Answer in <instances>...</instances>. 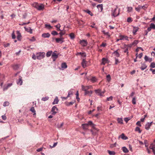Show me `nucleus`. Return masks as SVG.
I'll list each match as a JSON object with an SVG mask.
<instances>
[{
  "instance_id": "nucleus-1",
  "label": "nucleus",
  "mask_w": 155,
  "mask_h": 155,
  "mask_svg": "<svg viewBox=\"0 0 155 155\" xmlns=\"http://www.w3.org/2000/svg\"><path fill=\"white\" fill-rule=\"evenodd\" d=\"M118 8L117 7L114 10H112V13L111 14V16H113L114 17H115L119 15L120 14V9H119L118 11H117Z\"/></svg>"
},
{
  "instance_id": "nucleus-2",
  "label": "nucleus",
  "mask_w": 155,
  "mask_h": 155,
  "mask_svg": "<svg viewBox=\"0 0 155 155\" xmlns=\"http://www.w3.org/2000/svg\"><path fill=\"white\" fill-rule=\"evenodd\" d=\"M147 7L148 5L147 4L143 6H140V5H139L137 7L135 8V9L137 12H140V9H143L144 10H145Z\"/></svg>"
},
{
  "instance_id": "nucleus-3",
  "label": "nucleus",
  "mask_w": 155,
  "mask_h": 155,
  "mask_svg": "<svg viewBox=\"0 0 155 155\" xmlns=\"http://www.w3.org/2000/svg\"><path fill=\"white\" fill-rule=\"evenodd\" d=\"M45 53L40 52L37 53L36 54L37 58L38 60H41L43 59L45 57Z\"/></svg>"
},
{
  "instance_id": "nucleus-4",
  "label": "nucleus",
  "mask_w": 155,
  "mask_h": 155,
  "mask_svg": "<svg viewBox=\"0 0 155 155\" xmlns=\"http://www.w3.org/2000/svg\"><path fill=\"white\" fill-rule=\"evenodd\" d=\"M155 29V25L153 23H151L150 25V27L147 29L148 31H151V29Z\"/></svg>"
},
{
  "instance_id": "nucleus-5",
  "label": "nucleus",
  "mask_w": 155,
  "mask_h": 155,
  "mask_svg": "<svg viewBox=\"0 0 155 155\" xmlns=\"http://www.w3.org/2000/svg\"><path fill=\"white\" fill-rule=\"evenodd\" d=\"M58 110V108L56 106H53L51 110V111L52 112V114L54 115H55L57 113V112L56 111Z\"/></svg>"
},
{
  "instance_id": "nucleus-6",
  "label": "nucleus",
  "mask_w": 155,
  "mask_h": 155,
  "mask_svg": "<svg viewBox=\"0 0 155 155\" xmlns=\"http://www.w3.org/2000/svg\"><path fill=\"white\" fill-rule=\"evenodd\" d=\"M55 41L57 43L60 44L62 43L64 41V38L61 37L59 38H56Z\"/></svg>"
},
{
  "instance_id": "nucleus-7",
  "label": "nucleus",
  "mask_w": 155,
  "mask_h": 155,
  "mask_svg": "<svg viewBox=\"0 0 155 155\" xmlns=\"http://www.w3.org/2000/svg\"><path fill=\"white\" fill-rule=\"evenodd\" d=\"M95 93L100 96H103V95L102 94V91L100 89H98L95 90Z\"/></svg>"
},
{
  "instance_id": "nucleus-8",
  "label": "nucleus",
  "mask_w": 155,
  "mask_h": 155,
  "mask_svg": "<svg viewBox=\"0 0 155 155\" xmlns=\"http://www.w3.org/2000/svg\"><path fill=\"white\" fill-rule=\"evenodd\" d=\"M44 8V6L42 4L39 5L38 4L37 9L38 10H43Z\"/></svg>"
},
{
  "instance_id": "nucleus-9",
  "label": "nucleus",
  "mask_w": 155,
  "mask_h": 155,
  "mask_svg": "<svg viewBox=\"0 0 155 155\" xmlns=\"http://www.w3.org/2000/svg\"><path fill=\"white\" fill-rule=\"evenodd\" d=\"M76 55H81L82 57L85 58L86 57V53L84 52H78Z\"/></svg>"
},
{
  "instance_id": "nucleus-10",
  "label": "nucleus",
  "mask_w": 155,
  "mask_h": 155,
  "mask_svg": "<svg viewBox=\"0 0 155 155\" xmlns=\"http://www.w3.org/2000/svg\"><path fill=\"white\" fill-rule=\"evenodd\" d=\"M153 123L152 122L150 123H147L145 125V128L147 130H148L150 128L151 126V125L152 123Z\"/></svg>"
},
{
  "instance_id": "nucleus-11",
  "label": "nucleus",
  "mask_w": 155,
  "mask_h": 155,
  "mask_svg": "<svg viewBox=\"0 0 155 155\" xmlns=\"http://www.w3.org/2000/svg\"><path fill=\"white\" fill-rule=\"evenodd\" d=\"M80 44L83 46H86L87 45V43L86 41L82 40L80 41Z\"/></svg>"
},
{
  "instance_id": "nucleus-12",
  "label": "nucleus",
  "mask_w": 155,
  "mask_h": 155,
  "mask_svg": "<svg viewBox=\"0 0 155 155\" xmlns=\"http://www.w3.org/2000/svg\"><path fill=\"white\" fill-rule=\"evenodd\" d=\"M22 78V77L20 76L18 80L17 81V83L18 84H19L20 85L22 84L23 82Z\"/></svg>"
},
{
  "instance_id": "nucleus-13",
  "label": "nucleus",
  "mask_w": 155,
  "mask_h": 155,
  "mask_svg": "<svg viewBox=\"0 0 155 155\" xmlns=\"http://www.w3.org/2000/svg\"><path fill=\"white\" fill-rule=\"evenodd\" d=\"M139 28L136 27H133V29L132 32L134 35H135L136 34V32L138 30Z\"/></svg>"
},
{
  "instance_id": "nucleus-14",
  "label": "nucleus",
  "mask_w": 155,
  "mask_h": 155,
  "mask_svg": "<svg viewBox=\"0 0 155 155\" xmlns=\"http://www.w3.org/2000/svg\"><path fill=\"white\" fill-rule=\"evenodd\" d=\"M121 138L123 140H126L128 139V137L124 135V133H122L119 137V138Z\"/></svg>"
},
{
  "instance_id": "nucleus-15",
  "label": "nucleus",
  "mask_w": 155,
  "mask_h": 155,
  "mask_svg": "<svg viewBox=\"0 0 155 155\" xmlns=\"http://www.w3.org/2000/svg\"><path fill=\"white\" fill-rule=\"evenodd\" d=\"M149 147L150 149L152 150L154 154L155 155V144H151Z\"/></svg>"
},
{
  "instance_id": "nucleus-16",
  "label": "nucleus",
  "mask_w": 155,
  "mask_h": 155,
  "mask_svg": "<svg viewBox=\"0 0 155 155\" xmlns=\"http://www.w3.org/2000/svg\"><path fill=\"white\" fill-rule=\"evenodd\" d=\"M52 58H54L53 61H55V59L57 58L58 57V55L57 54L54 52L52 53Z\"/></svg>"
},
{
  "instance_id": "nucleus-17",
  "label": "nucleus",
  "mask_w": 155,
  "mask_h": 155,
  "mask_svg": "<svg viewBox=\"0 0 155 155\" xmlns=\"http://www.w3.org/2000/svg\"><path fill=\"white\" fill-rule=\"evenodd\" d=\"M17 38L18 40L20 41L21 40V35L19 31H17Z\"/></svg>"
},
{
  "instance_id": "nucleus-18",
  "label": "nucleus",
  "mask_w": 155,
  "mask_h": 155,
  "mask_svg": "<svg viewBox=\"0 0 155 155\" xmlns=\"http://www.w3.org/2000/svg\"><path fill=\"white\" fill-rule=\"evenodd\" d=\"M144 59L146 61L151 62L152 61V58H149L148 57L147 55L145 56Z\"/></svg>"
},
{
  "instance_id": "nucleus-19",
  "label": "nucleus",
  "mask_w": 155,
  "mask_h": 155,
  "mask_svg": "<svg viewBox=\"0 0 155 155\" xmlns=\"http://www.w3.org/2000/svg\"><path fill=\"white\" fill-rule=\"evenodd\" d=\"M42 36L44 38H49L50 36V34L48 33H44L42 34Z\"/></svg>"
},
{
  "instance_id": "nucleus-20",
  "label": "nucleus",
  "mask_w": 155,
  "mask_h": 155,
  "mask_svg": "<svg viewBox=\"0 0 155 155\" xmlns=\"http://www.w3.org/2000/svg\"><path fill=\"white\" fill-rule=\"evenodd\" d=\"M82 126L83 128V129L84 130H86L87 129L88 126L87 124H82Z\"/></svg>"
},
{
  "instance_id": "nucleus-21",
  "label": "nucleus",
  "mask_w": 155,
  "mask_h": 155,
  "mask_svg": "<svg viewBox=\"0 0 155 155\" xmlns=\"http://www.w3.org/2000/svg\"><path fill=\"white\" fill-rule=\"evenodd\" d=\"M81 88L82 90L84 91V92L87 91L88 90L87 87V86H84L83 85H82Z\"/></svg>"
},
{
  "instance_id": "nucleus-22",
  "label": "nucleus",
  "mask_w": 155,
  "mask_h": 155,
  "mask_svg": "<svg viewBox=\"0 0 155 155\" xmlns=\"http://www.w3.org/2000/svg\"><path fill=\"white\" fill-rule=\"evenodd\" d=\"M82 65L83 68H85L86 66V61L85 59H83L82 62Z\"/></svg>"
},
{
  "instance_id": "nucleus-23",
  "label": "nucleus",
  "mask_w": 155,
  "mask_h": 155,
  "mask_svg": "<svg viewBox=\"0 0 155 155\" xmlns=\"http://www.w3.org/2000/svg\"><path fill=\"white\" fill-rule=\"evenodd\" d=\"M147 65H146L145 64L143 63L142 64L141 66V67L140 68L141 70L143 71L145 69H146V68H147Z\"/></svg>"
},
{
  "instance_id": "nucleus-24",
  "label": "nucleus",
  "mask_w": 155,
  "mask_h": 155,
  "mask_svg": "<svg viewBox=\"0 0 155 155\" xmlns=\"http://www.w3.org/2000/svg\"><path fill=\"white\" fill-rule=\"evenodd\" d=\"M122 150L124 153H127L129 152V150L128 149L125 147H122Z\"/></svg>"
},
{
  "instance_id": "nucleus-25",
  "label": "nucleus",
  "mask_w": 155,
  "mask_h": 155,
  "mask_svg": "<svg viewBox=\"0 0 155 155\" xmlns=\"http://www.w3.org/2000/svg\"><path fill=\"white\" fill-rule=\"evenodd\" d=\"M61 67L62 68L65 69L67 68V65L66 63H63L61 64Z\"/></svg>"
},
{
  "instance_id": "nucleus-26",
  "label": "nucleus",
  "mask_w": 155,
  "mask_h": 155,
  "mask_svg": "<svg viewBox=\"0 0 155 155\" xmlns=\"http://www.w3.org/2000/svg\"><path fill=\"white\" fill-rule=\"evenodd\" d=\"M97 8L100 11H102L103 10V5L102 4L98 5L97 6Z\"/></svg>"
},
{
  "instance_id": "nucleus-27",
  "label": "nucleus",
  "mask_w": 155,
  "mask_h": 155,
  "mask_svg": "<svg viewBox=\"0 0 155 155\" xmlns=\"http://www.w3.org/2000/svg\"><path fill=\"white\" fill-rule=\"evenodd\" d=\"M118 50V49L116 50L113 53V54H114L117 57H119L120 55V54L117 51Z\"/></svg>"
},
{
  "instance_id": "nucleus-28",
  "label": "nucleus",
  "mask_w": 155,
  "mask_h": 155,
  "mask_svg": "<svg viewBox=\"0 0 155 155\" xmlns=\"http://www.w3.org/2000/svg\"><path fill=\"white\" fill-rule=\"evenodd\" d=\"M59 101V100L57 97H56L55 98L54 100V101L52 103L53 104H58Z\"/></svg>"
},
{
  "instance_id": "nucleus-29",
  "label": "nucleus",
  "mask_w": 155,
  "mask_h": 155,
  "mask_svg": "<svg viewBox=\"0 0 155 155\" xmlns=\"http://www.w3.org/2000/svg\"><path fill=\"white\" fill-rule=\"evenodd\" d=\"M102 61L101 64L104 65L107 62V60L106 58H104L102 59Z\"/></svg>"
},
{
  "instance_id": "nucleus-30",
  "label": "nucleus",
  "mask_w": 155,
  "mask_h": 155,
  "mask_svg": "<svg viewBox=\"0 0 155 155\" xmlns=\"http://www.w3.org/2000/svg\"><path fill=\"white\" fill-rule=\"evenodd\" d=\"M75 102V100H74V101L72 102H68L66 103V105L67 106H69L70 105H72L73 104H74Z\"/></svg>"
},
{
  "instance_id": "nucleus-31",
  "label": "nucleus",
  "mask_w": 155,
  "mask_h": 155,
  "mask_svg": "<svg viewBox=\"0 0 155 155\" xmlns=\"http://www.w3.org/2000/svg\"><path fill=\"white\" fill-rule=\"evenodd\" d=\"M13 68L14 70H17L19 68V66L18 64H14L13 65Z\"/></svg>"
},
{
  "instance_id": "nucleus-32",
  "label": "nucleus",
  "mask_w": 155,
  "mask_h": 155,
  "mask_svg": "<svg viewBox=\"0 0 155 155\" xmlns=\"http://www.w3.org/2000/svg\"><path fill=\"white\" fill-rule=\"evenodd\" d=\"M107 152L110 155H114L115 154V152L114 151H110L108 150Z\"/></svg>"
},
{
  "instance_id": "nucleus-33",
  "label": "nucleus",
  "mask_w": 155,
  "mask_h": 155,
  "mask_svg": "<svg viewBox=\"0 0 155 155\" xmlns=\"http://www.w3.org/2000/svg\"><path fill=\"white\" fill-rule=\"evenodd\" d=\"M52 53V51H48L46 53L47 57H50Z\"/></svg>"
},
{
  "instance_id": "nucleus-34",
  "label": "nucleus",
  "mask_w": 155,
  "mask_h": 155,
  "mask_svg": "<svg viewBox=\"0 0 155 155\" xmlns=\"http://www.w3.org/2000/svg\"><path fill=\"white\" fill-rule=\"evenodd\" d=\"M106 78L107 81L108 82H109L111 79L110 76V74H108L106 76Z\"/></svg>"
},
{
  "instance_id": "nucleus-35",
  "label": "nucleus",
  "mask_w": 155,
  "mask_h": 155,
  "mask_svg": "<svg viewBox=\"0 0 155 155\" xmlns=\"http://www.w3.org/2000/svg\"><path fill=\"white\" fill-rule=\"evenodd\" d=\"M97 80V79L95 77H92L91 79V81L93 83H94V82H95Z\"/></svg>"
},
{
  "instance_id": "nucleus-36",
  "label": "nucleus",
  "mask_w": 155,
  "mask_h": 155,
  "mask_svg": "<svg viewBox=\"0 0 155 155\" xmlns=\"http://www.w3.org/2000/svg\"><path fill=\"white\" fill-rule=\"evenodd\" d=\"M118 123L120 124L123 123V120L122 118H118L117 119Z\"/></svg>"
},
{
  "instance_id": "nucleus-37",
  "label": "nucleus",
  "mask_w": 155,
  "mask_h": 155,
  "mask_svg": "<svg viewBox=\"0 0 155 155\" xmlns=\"http://www.w3.org/2000/svg\"><path fill=\"white\" fill-rule=\"evenodd\" d=\"M135 131H138L139 133H140L141 132V131L140 130V128L138 127H136L135 129Z\"/></svg>"
},
{
  "instance_id": "nucleus-38",
  "label": "nucleus",
  "mask_w": 155,
  "mask_h": 155,
  "mask_svg": "<svg viewBox=\"0 0 155 155\" xmlns=\"http://www.w3.org/2000/svg\"><path fill=\"white\" fill-rule=\"evenodd\" d=\"M30 110L33 113H34V115L36 114L35 110V108L34 107H31L30 109Z\"/></svg>"
},
{
  "instance_id": "nucleus-39",
  "label": "nucleus",
  "mask_w": 155,
  "mask_h": 155,
  "mask_svg": "<svg viewBox=\"0 0 155 155\" xmlns=\"http://www.w3.org/2000/svg\"><path fill=\"white\" fill-rule=\"evenodd\" d=\"M38 4L37 2H35L32 4V6L35 8H37Z\"/></svg>"
},
{
  "instance_id": "nucleus-40",
  "label": "nucleus",
  "mask_w": 155,
  "mask_h": 155,
  "mask_svg": "<svg viewBox=\"0 0 155 155\" xmlns=\"http://www.w3.org/2000/svg\"><path fill=\"white\" fill-rule=\"evenodd\" d=\"M51 34L53 35H57L58 34V32L55 31H53L51 32Z\"/></svg>"
},
{
  "instance_id": "nucleus-41",
  "label": "nucleus",
  "mask_w": 155,
  "mask_h": 155,
  "mask_svg": "<svg viewBox=\"0 0 155 155\" xmlns=\"http://www.w3.org/2000/svg\"><path fill=\"white\" fill-rule=\"evenodd\" d=\"M9 104V103L8 101H5L4 102L3 104V106L4 107H6L7 106H8Z\"/></svg>"
},
{
  "instance_id": "nucleus-42",
  "label": "nucleus",
  "mask_w": 155,
  "mask_h": 155,
  "mask_svg": "<svg viewBox=\"0 0 155 155\" xmlns=\"http://www.w3.org/2000/svg\"><path fill=\"white\" fill-rule=\"evenodd\" d=\"M65 31H61L59 33V34L60 35V37H62V36L64 35L65 34Z\"/></svg>"
},
{
  "instance_id": "nucleus-43",
  "label": "nucleus",
  "mask_w": 155,
  "mask_h": 155,
  "mask_svg": "<svg viewBox=\"0 0 155 155\" xmlns=\"http://www.w3.org/2000/svg\"><path fill=\"white\" fill-rule=\"evenodd\" d=\"M45 28H47L48 29H50L52 27L50 25L45 24Z\"/></svg>"
},
{
  "instance_id": "nucleus-44",
  "label": "nucleus",
  "mask_w": 155,
  "mask_h": 155,
  "mask_svg": "<svg viewBox=\"0 0 155 155\" xmlns=\"http://www.w3.org/2000/svg\"><path fill=\"white\" fill-rule=\"evenodd\" d=\"M49 98V97H43L41 99V100L44 101H45L48 100Z\"/></svg>"
},
{
  "instance_id": "nucleus-45",
  "label": "nucleus",
  "mask_w": 155,
  "mask_h": 155,
  "mask_svg": "<svg viewBox=\"0 0 155 155\" xmlns=\"http://www.w3.org/2000/svg\"><path fill=\"white\" fill-rule=\"evenodd\" d=\"M150 67L152 68H155V63L154 62H152L151 63Z\"/></svg>"
},
{
  "instance_id": "nucleus-46",
  "label": "nucleus",
  "mask_w": 155,
  "mask_h": 155,
  "mask_svg": "<svg viewBox=\"0 0 155 155\" xmlns=\"http://www.w3.org/2000/svg\"><path fill=\"white\" fill-rule=\"evenodd\" d=\"M69 36L70 37L71 39H73L74 38L75 36L74 35L73 33H71L69 35Z\"/></svg>"
},
{
  "instance_id": "nucleus-47",
  "label": "nucleus",
  "mask_w": 155,
  "mask_h": 155,
  "mask_svg": "<svg viewBox=\"0 0 155 155\" xmlns=\"http://www.w3.org/2000/svg\"><path fill=\"white\" fill-rule=\"evenodd\" d=\"M132 103L133 104H136V97H134L132 100Z\"/></svg>"
},
{
  "instance_id": "nucleus-48",
  "label": "nucleus",
  "mask_w": 155,
  "mask_h": 155,
  "mask_svg": "<svg viewBox=\"0 0 155 155\" xmlns=\"http://www.w3.org/2000/svg\"><path fill=\"white\" fill-rule=\"evenodd\" d=\"M127 9V12H131L133 10V8L132 7H128Z\"/></svg>"
},
{
  "instance_id": "nucleus-49",
  "label": "nucleus",
  "mask_w": 155,
  "mask_h": 155,
  "mask_svg": "<svg viewBox=\"0 0 155 155\" xmlns=\"http://www.w3.org/2000/svg\"><path fill=\"white\" fill-rule=\"evenodd\" d=\"M87 124H88V125H93V126L94 125L93 124L92 121H89L88 122V123H87Z\"/></svg>"
},
{
  "instance_id": "nucleus-50",
  "label": "nucleus",
  "mask_w": 155,
  "mask_h": 155,
  "mask_svg": "<svg viewBox=\"0 0 155 155\" xmlns=\"http://www.w3.org/2000/svg\"><path fill=\"white\" fill-rule=\"evenodd\" d=\"M132 18L130 17H129L127 18V21L129 23H130L132 22Z\"/></svg>"
},
{
  "instance_id": "nucleus-51",
  "label": "nucleus",
  "mask_w": 155,
  "mask_h": 155,
  "mask_svg": "<svg viewBox=\"0 0 155 155\" xmlns=\"http://www.w3.org/2000/svg\"><path fill=\"white\" fill-rule=\"evenodd\" d=\"M84 95H88L90 96H91L90 94L89 91L88 90L85 92Z\"/></svg>"
},
{
  "instance_id": "nucleus-52",
  "label": "nucleus",
  "mask_w": 155,
  "mask_h": 155,
  "mask_svg": "<svg viewBox=\"0 0 155 155\" xmlns=\"http://www.w3.org/2000/svg\"><path fill=\"white\" fill-rule=\"evenodd\" d=\"M85 12L87 13L88 14H89L91 16L93 15V14L89 10H87L85 11Z\"/></svg>"
},
{
  "instance_id": "nucleus-53",
  "label": "nucleus",
  "mask_w": 155,
  "mask_h": 155,
  "mask_svg": "<svg viewBox=\"0 0 155 155\" xmlns=\"http://www.w3.org/2000/svg\"><path fill=\"white\" fill-rule=\"evenodd\" d=\"M64 123H61L60 124H58L57 125V127L58 128H61L63 126Z\"/></svg>"
},
{
  "instance_id": "nucleus-54",
  "label": "nucleus",
  "mask_w": 155,
  "mask_h": 155,
  "mask_svg": "<svg viewBox=\"0 0 155 155\" xmlns=\"http://www.w3.org/2000/svg\"><path fill=\"white\" fill-rule=\"evenodd\" d=\"M113 98V97L112 96H110L109 97H107V101H111L112 100Z\"/></svg>"
},
{
  "instance_id": "nucleus-55",
  "label": "nucleus",
  "mask_w": 155,
  "mask_h": 155,
  "mask_svg": "<svg viewBox=\"0 0 155 155\" xmlns=\"http://www.w3.org/2000/svg\"><path fill=\"white\" fill-rule=\"evenodd\" d=\"M138 41L135 40L134 41V42L132 43V45H136L138 44Z\"/></svg>"
},
{
  "instance_id": "nucleus-56",
  "label": "nucleus",
  "mask_w": 155,
  "mask_h": 155,
  "mask_svg": "<svg viewBox=\"0 0 155 155\" xmlns=\"http://www.w3.org/2000/svg\"><path fill=\"white\" fill-rule=\"evenodd\" d=\"M30 23V21H29L27 23H23L22 24H19V25L21 26H23L24 25H27L29 24Z\"/></svg>"
},
{
  "instance_id": "nucleus-57",
  "label": "nucleus",
  "mask_w": 155,
  "mask_h": 155,
  "mask_svg": "<svg viewBox=\"0 0 155 155\" xmlns=\"http://www.w3.org/2000/svg\"><path fill=\"white\" fill-rule=\"evenodd\" d=\"M12 38L13 39H15L16 38V36L14 33V31H13L12 34Z\"/></svg>"
},
{
  "instance_id": "nucleus-58",
  "label": "nucleus",
  "mask_w": 155,
  "mask_h": 155,
  "mask_svg": "<svg viewBox=\"0 0 155 155\" xmlns=\"http://www.w3.org/2000/svg\"><path fill=\"white\" fill-rule=\"evenodd\" d=\"M8 87L7 86H5L3 87V91H5L7 90Z\"/></svg>"
},
{
  "instance_id": "nucleus-59",
  "label": "nucleus",
  "mask_w": 155,
  "mask_h": 155,
  "mask_svg": "<svg viewBox=\"0 0 155 155\" xmlns=\"http://www.w3.org/2000/svg\"><path fill=\"white\" fill-rule=\"evenodd\" d=\"M136 125L139 126L140 127L141 126V125L140 124V121H137L136 123Z\"/></svg>"
},
{
  "instance_id": "nucleus-60",
  "label": "nucleus",
  "mask_w": 155,
  "mask_h": 155,
  "mask_svg": "<svg viewBox=\"0 0 155 155\" xmlns=\"http://www.w3.org/2000/svg\"><path fill=\"white\" fill-rule=\"evenodd\" d=\"M115 64H117L118 63H119V62L117 58H115Z\"/></svg>"
},
{
  "instance_id": "nucleus-61",
  "label": "nucleus",
  "mask_w": 155,
  "mask_h": 155,
  "mask_svg": "<svg viewBox=\"0 0 155 155\" xmlns=\"http://www.w3.org/2000/svg\"><path fill=\"white\" fill-rule=\"evenodd\" d=\"M130 119L128 117H126L124 118V120L127 123V122Z\"/></svg>"
},
{
  "instance_id": "nucleus-62",
  "label": "nucleus",
  "mask_w": 155,
  "mask_h": 155,
  "mask_svg": "<svg viewBox=\"0 0 155 155\" xmlns=\"http://www.w3.org/2000/svg\"><path fill=\"white\" fill-rule=\"evenodd\" d=\"M121 37H122V38H123V39L124 38H125V39L128 40V38L127 36H121Z\"/></svg>"
},
{
  "instance_id": "nucleus-63",
  "label": "nucleus",
  "mask_w": 155,
  "mask_h": 155,
  "mask_svg": "<svg viewBox=\"0 0 155 155\" xmlns=\"http://www.w3.org/2000/svg\"><path fill=\"white\" fill-rule=\"evenodd\" d=\"M103 32V34L105 35H108L109 34V32H106L104 30H103L102 31Z\"/></svg>"
},
{
  "instance_id": "nucleus-64",
  "label": "nucleus",
  "mask_w": 155,
  "mask_h": 155,
  "mask_svg": "<svg viewBox=\"0 0 155 155\" xmlns=\"http://www.w3.org/2000/svg\"><path fill=\"white\" fill-rule=\"evenodd\" d=\"M35 38L33 37L31 39H30V41H35Z\"/></svg>"
}]
</instances>
